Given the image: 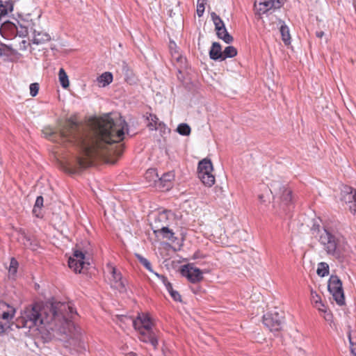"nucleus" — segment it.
<instances>
[{
  "label": "nucleus",
  "instance_id": "nucleus-1",
  "mask_svg": "<svg viewBox=\"0 0 356 356\" xmlns=\"http://www.w3.org/2000/svg\"><path fill=\"white\" fill-rule=\"evenodd\" d=\"M128 124L119 117L113 119L109 114L102 118H92L87 126L80 124L74 118H69L60 131V137L77 147L83 156H77L69 163V172L78 173L92 165L91 159L104 156L106 152L120 155L122 148L115 149V143L122 141L128 134Z\"/></svg>",
  "mask_w": 356,
  "mask_h": 356
},
{
  "label": "nucleus",
  "instance_id": "nucleus-2",
  "mask_svg": "<svg viewBox=\"0 0 356 356\" xmlns=\"http://www.w3.org/2000/svg\"><path fill=\"white\" fill-rule=\"evenodd\" d=\"M76 315L71 303L51 300L42 306L35 304L31 308H26L22 318L24 327L32 328L43 325L47 330L65 332Z\"/></svg>",
  "mask_w": 356,
  "mask_h": 356
},
{
  "label": "nucleus",
  "instance_id": "nucleus-3",
  "mask_svg": "<svg viewBox=\"0 0 356 356\" xmlns=\"http://www.w3.org/2000/svg\"><path fill=\"white\" fill-rule=\"evenodd\" d=\"M314 232L317 231L316 236L323 250L329 256L340 259L346 250L348 243L343 234L336 227L330 225L322 227L314 225Z\"/></svg>",
  "mask_w": 356,
  "mask_h": 356
},
{
  "label": "nucleus",
  "instance_id": "nucleus-4",
  "mask_svg": "<svg viewBox=\"0 0 356 356\" xmlns=\"http://www.w3.org/2000/svg\"><path fill=\"white\" fill-rule=\"evenodd\" d=\"M273 195L274 200L281 202V207L283 212L287 214L291 211L292 207V191L285 185L278 181H275L271 184L270 189Z\"/></svg>",
  "mask_w": 356,
  "mask_h": 356
},
{
  "label": "nucleus",
  "instance_id": "nucleus-5",
  "mask_svg": "<svg viewBox=\"0 0 356 356\" xmlns=\"http://www.w3.org/2000/svg\"><path fill=\"white\" fill-rule=\"evenodd\" d=\"M327 289L338 305L342 306L345 304L342 282L337 275H332L330 276L328 280Z\"/></svg>",
  "mask_w": 356,
  "mask_h": 356
},
{
  "label": "nucleus",
  "instance_id": "nucleus-6",
  "mask_svg": "<svg viewBox=\"0 0 356 356\" xmlns=\"http://www.w3.org/2000/svg\"><path fill=\"white\" fill-rule=\"evenodd\" d=\"M15 312L13 306L0 300V333L4 332L9 327Z\"/></svg>",
  "mask_w": 356,
  "mask_h": 356
},
{
  "label": "nucleus",
  "instance_id": "nucleus-7",
  "mask_svg": "<svg viewBox=\"0 0 356 356\" xmlns=\"http://www.w3.org/2000/svg\"><path fill=\"white\" fill-rule=\"evenodd\" d=\"M147 179L152 178L153 181L156 184L163 189L168 190L172 186V181L175 178V175L172 172H168L164 173L161 177L159 175L155 169H149L145 174Z\"/></svg>",
  "mask_w": 356,
  "mask_h": 356
},
{
  "label": "nucleus",
  "instance_id": "nucleus-8",
  "mask_svg": "<svg viewBox=\"0 0 356 356\" xmlns=\"http://www.w3.org/2000/svg\"><path fill=\"white\" fill-rule=\"evenodd\" d=\"M284 323L283 316L277 311L267 312L263 316V323L271 332H278Z\"/></svg>",
  "mask_w": 356,
  "mask_h": 356
},
{
  "label": "nucleus",
  "instance_id": "nucleus-9",
  "mask_svg": "<svg viewBox=\"0 0 356 356\" xmlns=\"http://www.w3.org/2000/svg\"><path fill=\"white\" fill-rule=\"evenodd\" d=\"M341 200L349 204L350 212L356 216V189L343 186L341 192Z\"/></svg>",
  "mask_w": 356,
  "mask_h": 356
},
{
  "label": "nucleus",
  "instance_id": "nucleus-10",
  "mask_svg": "<svg viewBox=\"0 0 356 356\" xmlns=\"http://www.w3.org/2000/svg\"><path fill=\"white\" fill-rule=\"evenodd\" d=\"M127 320L129 321L136 330H152L153 323L149 316L146 314H138L136 318L124 317Z\"/></svg>",
  "mask_w": 356,
  "mask_h": 356
},
{
  "label": "nucleus",
  "instance_id": "nucleus-11",
  "mask_svg": "<svg viewBox=\"0 0 356 356\" xmlns=\"http://www.w3.org/2000/svg\"><path fill=\"white\" fill-rule=\"evenodd\" d=\"M85 254L79 250H75L72 254L68 259V266L75 273H81V270L84 268L86 264L84 261Z\"/></svg>",
  "mask_w": 356,
  "mask_h": 356
},
{
  "label": "nucleus",
  "instance_id": "nucleus-12",
  "mask_svg": "<svg viewBox=\"0 0 356 356\" xmlns=\"http://www.w3.org/2000/svg\"><path fill=\"white\" fill-rule=\"evenodd\" d=\"M181 273L183 276L188 278L192 283H196L203 279L202 270L197 268L193 267L190 264H186L181 266Z\"/></svg>",
  "mask_w": 356,
  "mask_h": 356
},
{
  "label": "nucleus",
  "instance_id": "nucleus-13",
  "mask_svg": "<svg viewBox=\"0 0 356 356\" xmlns=\"http://www.w3.org/2000/svg\"><path fill=\"white\" fill-rule=\"evenodd\" d=\"M284 0H256L255 5L261 13H266L271 10L280 8Z\"/></svg>",
  "mask_w": 356,
  "mask_h": 356
},
{
  "label": "nucleus",
  "instance_id": "nucleus-14",
  "mask_svg": "<svg viewBox=\"0 0 356 356\" xmlns=\"http://www.w3.org/2000/svg\"><path fill=\"white\" fill-rule=\"evenodd\" d=\"M139 332V339L144 343H149L154 349L158 346V337L154 330H138Z\"/></svg>",
  "mask_w": 356,
  "mask_h": 356
},
{
  "label": "nucleus",
  "instance_id": "nucleus-15",
  "mask_svg": "<svg viewBox=\"0 0 356 356\" xmlns=\"http://www.w3.org/2000/svg\"><path fill=\"white\" fill-rule=\"evenodd\" d=\"M0 30L3 37L11 39L16 37L17 25L16 23L10 21H5L1 23Z\"/></svg>",
  "mask_w": 356,
  "mask_h": 356
},
{
  "label": "nucleus",
  "instance_id": "nucleus-16",
  "mask_svg": "<svg viewBox=\"0 0 356 356\" xmlns=\"http://www.w3.org/2000/svg\"><path fill=\"white\" fill-rule=\"evenodd\" d=\"M111 273L112 275V286L119 290L124 291L126 290L125 284L122 280V276L120 272H118L115 267L111 266Z\"/></svg>",
  "mask_w": 356,
  "mask_h": 356
},
{
  "label": "nucleus",
  "instance_id": "nucleus-17",
  "mask_svg": "<svg viewBox=\"0 0 356 356\" xmlns=\"http://www.w3.org/2000/svg\"><path fill=\"white\" fill-rule=\"evenodd\" d=\"M209 57L213 60H222V51L221 45L218 42H213L209 50Z\"/></svg>",
  "mask_w": 356,
  "mask_h": 356
},
{
  "label": "nucleus",
  "instance_id": "nucleus-18",
  "mask_svg": "<svg viewBox=\"0 0 356 356\" xmlns=\"http://www.w3.org/2000/svg\"><path fill=\"white\" fill-rule=\"evenodd\" d=\"M51 40L50 35L44 32H36L35 31L33 33V37L32 42L35 44H44Z\"/></svg>",
  "mask_w": 356,
  "mask_h": 356
},
{
  "label": "nucleus",
  "instance_id": "nucleus-19",
  "mask_svg": "<svg viewBox=\"0 0 356 356\" xmlns=\"http://www.w3.org/2000/svg\"><path fill=\"white\" fill-rule=\"evenodd\" d=\"M212 171L213 165L209 159H204L199 162L197 166V175H200V172L208 173L212 172Z\"/></svg>",
  "mask_w": 356,
  "mask_h": 356
},
{
  "label": "nucleus",
  "instance_id": "nucleus-20",
  "mask_svg": "<svg viewBox=\"0 0 356 356\" xmlns=\"http://www.w3.org/2000/svg\"><path fill=\"white\" fill-rule=\"evenodd\" d=\"M198 178L202 181L204 185L208 187L212 186L215 183V177L211 172H200Z\"/></svg>",
  "mask_w": 356,
  "mask_h": 356
},
{
  "label": "nucleus",
  "instance_id": "nucleus-21",
  "mask_svg": "<svg viewBox=\"0 0 356 356\" xmlns=\"http://www.w3.org/2000/svg\"><path fill=\"white\" fill-rule=\"evenodd\" d=\"M312 300L314 303L315 307L318 311L324 313H327L325 306L322 302L321 297L316 293V292L312 291Z\"/></svg>",
  "mask_w": 356,
  "mask_h": 356
},
{
  "label": "nucleus",
  "instance_id": "nucleus-22",
  "mask_svg": "<svg viewBox=\"0 0 356 356\" xmlns=\"http://www.w3.org/2000/svg\"><path fill=\"white\" fill-rule=\"evenodd\" d=\"M21 242L26 248L35 250L38 248V244L31 237L27 235H23L21 238Z\"/></svg>",
  "mask_w": 356,
  "mask_h": 356
},
{
  "label": "nucleus",
  "instance_id": "nucleus-23",
  "mask_svg": "<svg viewBox=\"0 0 356 356\" xmlns=\"http://www.w3.org/2000/svg\"><path fill=\"white\" fill-rule=\"evenodd\" d=\"M15 54V50L10 44H5L0 42V57L10 56Z\"/></svg>",
  "mask_w": 356,
  "mask_h": 356
},
{
  "label": "nucleus",
  "instance_id": "nucleus-24",
  "mask_svg": "<svg viewBox=\"0 0 356 356\" xmlns=\"http://www.w3.org/2000/svg\"><path fill=\"white\" fill-rule=\"evenodd\" d=\"M218 37L222 40L226 44H230L233 41V37L228 33L226 27L216 31Z\"/></svg>",
  "mask_w": 356,
  "mask_h": 356
},
{
  "label": "nucleus",
  "instance_id": "nucleus-25",
  "mask_svg": "<svg viewBox=\"0 0 356 356\" xmlns=\"http://www.w3.org/2000/svg\"><path fill=\"white\" fill-rule=\"evenodd\" d=\"M97 80L104 87L112 82L113 74L109 72H104L98 77Z\"/></svg>",
  "mask_w": 356,
  "mask_h": 356
},
{
  "label": "nucleus",
  "instance_id": "nucleus-26",
  "mask_svg": "<svg viewBox=\"0 0 356 356\" xmlns=\"http://www.w3.org/2000/svg\"><path fill=\"white\" fill-rule=\"evenodd\" d=\"M237 55V49L234 46H227L222 51V60L233 58Z\"/></svg>",
  "mask_w": 356,
  "mask_h": 356
},
{
  "label": "nucleus",
  "instance_id": "nucleus-27",
  "mask_svg": "<svg viewBox=\"0 0 356 356\" xmlns=\"http://www.w3.org/2000/svg\"><path fill=\"white\" fill-rule=\"evenodd\" d=\"M58 78L61 86L67 88L69 86V79L67 73L63 68H60L58 72Z\"/></svg>",
  "mask_w": 356,
  "mask_h": 356
},
{
  "label": "nucleus",
  "instance_id": "nucleus-28",
  "mask_svg": "<svg viewBox=\"0 0 356 356\" xmlns=\"http://www.w3.org/2000/svg\"><path fill=\"white\" fill-rule=\"evenodd\" d=\"M149 120H150V122L148 124V127L151 130H156L161 125L164 126V123L162 122H159V118L156 117V115L150 114Z\"/></svg>",
  "mask_w": 356,
  "mask_h": 356
},
{
  "label": "nucleus",
  "instance_id": "nucleus-29",
  "mask_svg": "<svg viewBox=\"0 0 356 356\" xmlns=\"http://www.w3.org/2000/svg\"><path fill=\"white\" fill-rule=\"evenodd\" d=\"M282 39L283 42L287 44L290 43L291 36L289 33V29L286 24H282L280 29Z\"/></svg>",
  "mask_w": 356,
  "mask_h": 356
},
{
  "label": "nucleus",
  "instance_id": "nucleus-30",
  "mask_svg": "<svg viewBox=\"0 0 356 356\" xmlns=\"http://www.w3.org/2000/svg\"><path fill=\"white\" fill-rule=\"evenodd\" d=\"M211 17L212 19V21L215 25V29L216 31H219L221 30V29L225 28V24L223 21L221 19V18L216 15L215 13H212L211 14Z\"/></svg>",
  "mask_w": 356,
  "mask_h": 356
},
{
  "label": "nucleus",
  "instance_id": "nucleus-31",
  "mask_svg": "<svg viewBox=\"0 0 356 356\" xmlns=\"http://www.w3.org/2000/svg\"><path fill=\"white\" fill-rule=\"evenodd\" d=\"M317 275L320 277H325L329 274V265L325 262H321L318 264L316 270Z\"/></svg>",
  "mask_w": 356,
  "mask_h": 356
},
{
  "label": "nucleus",
  "instance_id": "nucleus-32",
  "mask_svg": "<svg viewBox=\"0 0 356 356\" xmlns=\"http://www.w3.org/2000/svg\"><path fill=\"white\" fill-rule=\"evenodd\" d=\"M16 24L17 25V31H16V36L19 35L20 38H25L26 36H27L29 33L28 26L24 24L20 23L17 20H16Z\"/></svg>",
  "mask_w": 356,
  "mask_h": 356
},
{
  "label": "nucleus",
  "instance_id": "nucleus-33",
  "mask_svg": "<svg viewBox=\"0 0 356 356\" xmlns=\"http://www.w3.org/2000/svg\"><path fill=\"white\" fill-rule=\"evenodd\" d=\"M166 290L170 293L172 298L176 302H181V296L179 293L173 289L172 284L168 283L165 286Z\"/></svg>",
  "mask_w": 356,
  "mask_h": 356
},
{
  "label": "nucleus",
  "instance_id": "nucleus-34",
  "mask_svg": "<svg viewBox=\"0 0 356 356\" xmlns=\"http://www.w3.org/2000/svg\"><path fill=\"white\" fill-rule=\"evenodd\" d=\"M135 257L137 258V259L139 261V262L148 270L149 271L150 273H154V270L152 268V265H151V263L148 261V259H147L146 258H145L144 257H143L141 254H138V253H136L135 254Z\"/></svg>",
  "mask_w": 356,
  "mask_h": 356
},
{
  "label": "nucleus",
  "instance_id": "nucleus-35",
  "mask_svg": "<svg viewBox=\"0 0 356 356\" xmlns=\"http://www.w3.org/2000/svg\"><path fill=\"white\" fill-rule=\"evenodd\" d=\"M191 129L186 123H181L177 126V131L181 136H187L191 134Z\"/></svg>",
  "mask_w": 356,
  "mask_h": 356
},
{
  "label": "nucleus",
  "instance_id": "nucleus-36",
  "mask_svg": "<svg viewBox=\"0 0 356 356\" xmlns=\"http://www.w3.org/2000/svg\"><path fill=\"white\" fill-rule=\"evenodd\" d=\"M18 265V261L14 257H12L10 259V265L8 268V273L10 276L14 277L16 275L17 272Z\"/></svg>",
  "mask_w": 356,
  "mask_h": 356
},
{
  "label": "nucleus",
  "instance_id": "nucleus-37",
  "mask_svg": "<svg viewBox=\"0 0 356 356\" xmlns=\"http://www.w3.org/2000/svg\"><path fill=\"white\" fill-rule=\"evenodd\" d=\"M160 232L162 234L164 238L170 241H173L174 232L167 226L162 227L160 229Z\"/></svg>",
  "mask_w": 356,
  "mask_h": 356
},
{
  "label": "nucleus",
  "instance_id": "nucleus-38",
  "mask_svg": "<svg viewBox=\"0 0 356 356\" xmlns=\"http://www.w3.org/2000/svg\"><path fill=\"white\" fill-rule=\"evenodd\" d=\"M206 0H197V15L198 17H202L204 13V5Z\"/></svg>",
  "mask_w": 356,
  "mask_h": 356
},
{
  "label": "nucleus",
  "instance_id": "nucleus-39",
  "mask_svg": "<svg viewBox=\"0 0 356 356\" xmlns=\"http://www.w3.org/2000/svg\"><path fill=\"white\" fill-rule=\"evenodd\" d=\"M30 95L31 97H35L39 90V84L38 83H33L30 84Z\"/></svg>",
  "mask_w": 356,
  "mask_h": 356
},
{
  "label": "nucleus",
  "instance_id": "nucleus-40",
  "mask_svg": "<svg viewBox=\"0 0 356 356\" xmlns=\"http://www.w3.org/2000/svg\"><path fill=\"white\" fill-rule=\"evenodd\" d=\"M348 337L350 343V353L353 356H356V343L353 342L350 332H348Z\"/></svg>",
  "mask_w": 356,
  "mask_h": 356
},
{
  "label": "nucleus",
  "instance_id": "nucleus-41",
  "mask_svg": "<svg viewBox=\"0 0 356 356\" xmlns=\"http://www.w3.org/2000/svg\"><path fill=\"white\" fill-rule=\"evenodd\" d=\"M154 275H155L159 279V280L162 282V284L165 286V287L167 286V284L168 283H170L167 277L163 275H161L159 273H157L156 272L154 271V273H152Z\"/></svg>",
  "mask_w": 356,
  "mask_h": 356
},
{
  "label": "nucleus",
  "instance_id": "nucleus-42",
  "mask_svg": "<svg viewBox=\"0 0 356 356\" xmlns=\"http://www.w3.org/2000/svg\"><path fill=\"white\" fill-rule=\"evenodd\" d=\"M43 202L44 200L42 196H38L35 200L34 207H36V209H39V210H41L42 207H43Z\"/></svg>",
  "mask_w": 356,
  "mask_h": 356
},
{
  "label": "nucleus",
  "instance_id": "nucleus-43",
  "mask_svg": "<svg viewBox=\"0 0 356 356\" xmlns=\"http://www.w3.org/2000/svg\"><path fill=\"white\" fill-rule=\"evenodd\" d=\"M168 213H170L169 211L164 210L159 213L158 219L159 220H163L168 219Z\"/></svg>",
  "mask_w": 356,
  "mask_h": 356
},
{
  "label": "nucleus",
  "instance_id": "nucleus-44",
  "mask_svg": "<svg viewBox=\"0 0 356 356\" xmlns=\"http://www.w3.org/2000/svg\"><path fill=\"white\" fill-rule=\"evenodd\" d=\"M41 210H39V209H36V207H33V213L38 218H40L41 216Z\"/></svg>",
  "mask_w": 356,
  "mask_h": 356
},
{
  "label": "nucleus",
  "instance_id": "nucleus-45",
  "mask_svg": "<svg viewBox=\"0 0 356 356\" xmlns=\"http://www.w3.org/2000/svg\"><path fill=\"white\" fill-rule=\"evenodd\" d=\"M316 35L317 38H321L324 35L323 31H317L316 33Z\"/></svg>",
  "mask_w": 356,
  "mask_h": 356
},
{
  "label": "nucleus",
  "instance_id": "nucleus-46",
  "mask_svg": "<svg viewBox=\"0 0 356 356\" xmlns=\"http://www.w3.org/2000/svg\"><path fill=\"white\" fill-rule=\"evenodd\" d=\"M325 318L326 321H330L332 318V314L330 313L326 314Z\"/></svg>",
  "mask_w": 356,
  "mask_h": 356
},
{
  "label": "nucleus",
  "instance_id": "nucleus-47",
  "mask_svg": "<svg viewBox=\"0 0 356 356\" xmlns=\"http://www.w3.org/2000/svg\"><path fill=\"white\" fill-rule=\"evenodd\" d=\"M122 64H123V70H124L127 67V65L125 62H123Z\"/></svg>",
  "mask_w": 356,
  "mask_h": 356
},
{
  "label": "nucleus",
  "instance_id": "nucleus-48",
  "mask_svg": "<svg viewBox=\"0 0 356 356\" xmlns=\"http://www.w3.org/2000/svg\"><path fill=\"white\" fill-rule=\"evenodd\" d=\"M259 198L261 200L263 198V195H259Z\"/></svg>",
  "mask_w": 356,
  "mask_h": 356
},
{
  "label": "nucleus",
  "instance_id": "nucleus-49",
  "mask_svg": "<svg viewBox=\"0 0 356 356\" xmlns=\"http://www.w3.org/2000/svg\"><path fill=\"white\" fill-rule=\"evenodd\" d=\"M22 43H23V44H25V43H26V41H25V40H22Z\"/></svg>",
  "mask_w": 356,
  "mask_h": 356
}]
</instances>
